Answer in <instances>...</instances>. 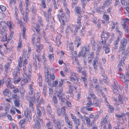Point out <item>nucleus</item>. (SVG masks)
I'll list each match as a JSON object with an SVG mask.
<instances>
[{"label":"nucleus","mask_w":129,"mask_h":129,"mask_svg":"<svg viewBox=\"0 0 129 129\" xmlns=\"http://www.w3.org/2000/svg\"><path fill=\"white\" fill-rule=\"evenodd\" d=\"M46 128L47 129H53V124L50 121L47 123Z\"/></svg>","instance_id":"obj_26"},{"label":"nucleus","mask_w":129,"mask_h":129,"mask_svg":"<svg viewBox=\"0 0 129 129\" xmlns=\"http://www.w3.org/2000/svg\"><path fill=\"white\" fill-rule=\"evenodd\" d=\"M7 25L9 27L10 29H11L12 28V24L10 21H8L7 23L5 21H2L0 22V27H2L3 29H5L7 27Z\"/></svg>","instance_id":"obj_5"},{"label":"nucleus","mask_w":129,"mask_h":129,"mask_svg":"<svg viewBox=\"0 0 129 129\" xmlns=\"http://www.w3.org/2000/svg\"><path fill=\"white\" fill-rule=\"evenodd\" d=\"M92 97L94 99H95L96 98V95L93 93L92 94H90L89 95V96L87 97V98L89 99H90Z\"/></svg>","instance_id":"obj_43"},{"label":"nucleus","mask_w":129,"mask_h":129,"mask_svg":"<svg viewBox=\"0 0 129 129\" xmlns=\"http://www.w3.org/2000/svg\"><path fill=\"white\" fill-rule=\"evenodd\" d=\"M92 101L90 100H89L86 105L87 107H90L92 105Z\"/></svg>","instance_id":"obj_57"},{"label":"nucleus","mask_w":129,"mask_h":129,"mask_svg":"<svg viewBox=\"0 0 129 129\" xmlns=\"http://www.w3.org/2000/svg\"><path fill=\"white\" fill-rule=\"evenodd\" d=\"M40 94L38 92H37L34 94V96L31 98V99L32 102H34L36 100L37 101L40 98Z\"/></svg>","instance_id":"obj_14"},{"label":"nucleus","mask_w":129,"mask_h":129,"mask_svg":"<svg viewBox=\"0 0 129 129\" xmlns=\"http://www.w3.org/2000/svg\"><path fill=\"white\" fill-rule=\"evenodd\" d=\"M29 79V78L24 77L21 80V83L22 85H24L27 83Z\"/></svg>","instance_id":"obj_29"},{"label":"nucleus","mask_w":129,"mask_h":129,"mask_svg":"<svg viewBox=\"0 0 129 129\" xmlns=\"http://www.w3.org/2000/svg\"><path fill=\"white\" fill-rule=\"evenodd\" d=\"M40 56L41 54H40L39 53H38V54L36 55V57L39 61H40L41 59V58H40Z\"/></svg>","instance_id":"obj_62"},{"label":"nucleus","mask_w":129,"mask_h":129,"mask_svg":"<svg viewBox=\"0 0 129 129\" xmlns=\"http://www.w3.org/2000/svg\"><path fill=\"white\" fill-rule=\"evenodd\" d=\"M101 103L99 99H94L92 105H94L95 107H99L101 105Z\"/></svg>","instance_id":"obj_17"},{"label":"nucleus","mask_w":129,"mask_h":129,"mask_svg":"<svg viewBox=\"0 0 129 129\" xmlns=\"http://www.w3.org/2000/svg\"><path fill=\"white\" fill-rule=\"evenodd\" d=\"M112 0H106V1L104 2L103 6H102V7L103 8H105L107 4L110 5L111 4V2H110V1H112Z\"/></svg>","instance_id":"obj_35"},{"label":"nucleus","mask_w":129,"mask_h":129,"mask_svg":"<svg viewBox=\"0 0 129 129\" xmlns=\"http://www.w3.org/2000/svg\"><path fill=\"white\" fill-rule=\"evenodd\" d=\"M23 60V58L21 56H20L18 61V66L20 67H22V62Z\"/></svg>","instance_id":"obj_41"},{"label":"nucleus","mask_w":129,"mask_h":129,"mask_svg":"<svg viewBox=\"0 0 129 129\" xmlns=\"http://www.w3.org/2000/svg\"><path fill=\"white\" fill-rule=\"evenodd\" d=\"M65 107L63 106L62 107L61 109L60 110L61 114H62L63 115H64L65 116L66 115V113L65 112Z\"/></svg>","instance_id":"obj_42"},{"label":"nucleus","mask_w":129,"mask_h":129,"mask_svg":"<svg viewBox=\"0 0 129 129\" xmlns=\"http://www.w3.org/2000/svg\"><path fill=\"white\" fill-rule=\"evenodd\" d=\"M6 84L7 87L11 89H13L14 87V86L12 85L11 82L9 81L7 82L6 83Z\"/></svg>","instance_id":"obj_37"},{"label":"nucleus","mask_w":129,"mask_h":129,"mask_svg":"<svg viewBox=\"0 0 129 129\" xmlns=\"http://www.w3.org/2000/svg\"><path fill=\"white\" fill-rule=\"evenodd\" d=\"M74 54H72L71 56V58L73 61L74 60V62H73V63L75 64L74 63L75 62L78 66L79 64V62L78 59L77 58L78 56V55H77V52L76 51H75L74 52Z\"/></svg>","instance_id":"obj_9"},{"label":"nucleus","mask_w":129,"mask_h":129,"mask_svg":"<svg viewBox=\"0 0 129 129\" xmlns=\"http://www.w3.org/2000/svg\"><path fill=\"white\" fill-rule=\"evenodd\" d=\"M64 16L65 14L63 13H62L61 15H57L59 21H61V19H63Z\"/></svg>","instance_id":"obj_47"},{"label":"nucleus","mask_w":129,"mask_h":129,"mask_svg":"<svg viewBox=\"0 0 129 129\" xmlns=\"http://www.w3.org/2000/svg\"><path fill=\"white\" fill-rule=\"evenodd\" d=\"M47 113L50 116L51 115L52 113V111L51 107L49 104H48L47 107V108L46 109Z\"/></svg>","instance_id":"obj_24"},{"label":"nucleus","mask_w":129,"mask_h":129,"mask_svg":"<svg viewBox=\"0 0 129 129\" xmlns=\"http://www.w3.org/2000/svg\"><path fill=\"white\" fill-rule=\"evenodd\" d=\"M53 122L56 125V127L58 129H61V123L59 120L57 119L56 120L54 118H53Z\"/></svg>","instance_id":"obj_13"},{"label":"nucleus","mask_w":129,"mask_h":129,"mask_svg":"<svg viewBox=\"0 0 129 129\" xmlns=\"http://www.w3.org/2000/svg\"><path fill=\"white\" fill-rule=\"evenodd\" d=\"M81 1L82 4V10L84 11L85 10L84 7L85 6V5L86 4L87 2H89L90 1V0H81Z\"/></svg>","instance_id":"obj_31"},{"label":"nucleus","mask_w":129,"mask_h":129,"mask_svg":"<svg viewBox=\"0 0 129 129\" xmlns=\"http://www.w3.org/2000/svg\"><path fill=\"white\" fill-rule=\"evenodd\" d=\"M106 40L103 39H102V41L100 42L101 44L103 46L104 48L106 44Z\"/></svg>","instance_id":"obj_46"},{"label":"nucleus","mask_w":129,"mask_h":129,"mask_svg":"<svg viewBox=\"0 0 129 129\" xmlns=\"http://www.w3.org/2000/svg\"><path fill=\"white\" fill-rule=\"evenodd\" d=\"M90 49V47L89 44L83 47L81 51L78 53V57H82L83 58L86 57V52H88L89 50Z\"/></svg>","instance_id":"obj_2"},{"label":"nucleus","mask_w":129,"mask_h":129,"mask_svg":"<svg viewBox=\"0 0 129 129\" xmlns=\"http://www.w3.org/2000/svg\"><path fill=\"white\" fill-rule=\"evenodd\" d=\"M114 84H113V86L114 88H119L118 87L117 82L115 79H113Z\"/></svg>","instance_id":"obj_40"},{"label":"nucleus","mask_w":129,"mask_h":129,"mask_svg":"<svg viewBox=\"0 0 129 129\" xmlns=\"http://www.w3.org/2000/svg\"><path fill=\"white\" fill-rule=\"evenodd\" d=\"M74 122L76 124L79 125L80 124V122L79 119H78L76 118L75 119L73 120Z\"/></svg>","instance_id":"obj_51"},{"label":"nucleus","mask_w":129,"mask_h":129,"mask_svg":"<svg viewBox=\"0 0 129 129\" xmlns=\"http://www.w3.org/2000/svg\"><path fill=\"white\" fill-rule=\"evenodd\" d=\"M70 78L71 81H73L74 83H76L78 81V79L77 77H70Z\"/></svg>","instance_id":"obj_36"},{"label":"nucleus","mask_w":129,"mask_h":129,"mask_svg":"<svg viewBox=\"0 0 129 129\" xmlns=\"http://www.w3.org/2000/svg\"><path fill=\"white\" fill-rule=\"evenodd\" d=\"M98 64L99 62L98 58H95L94 60L92 61V65L95 71H96L97 70V67Z\"/></svg>","instance_id":"obj_11"},{"label":"nucleus","mask_w":129,"mask_h":129,"mask_svg":"<svg viewBox=\"0 0 129 129\" xmlns=\"http://www.w3.org/2000/svg\"><path fill=\"white\" fill-rule=\"evenodd\" d=\"M10 63L8 62L4 65V69L5 70V73L6 75H7L10 69Z\"/></svg>","instance_id":"obj_12"},{"label":"nucleus","mask_w":129,"mask_h":129,"mask_svg":"<svg viewBox=\"0 0 129 129\" xmlns=\"http://www.w3.org/2000/svg\"><path fill=\"white\" fill-rule=\"evenodd\" d=\"M77 114L78 115L79 117L83 121L84 120V117H83V116L81 115L80 114L79 112H77Z\"/></svg>","instance_id":"obj_52"},{"label":"nucleus","mask_w":129,"mask_h":129,"mask_svg":"<svg viewBox=\"0 0 129 129\" xmlns=\"http://www.w3.org/2000/svg\"><path fill=\"white\" fill-rule=\"evenodd\" d=\"M45 78L47 80L48 85L52 87L57 86L58 83L57 80H55L53 83V80L55 79V76L53 74H49V71L47 67L45 68Z\"/></svg>","instance_id":"obj_1"},{"label":"nucleus","mask_w":129,"mask_h":129,"mask_svg":"<svg viewBox=\"0 0 129 129\" xmlns=\"http://www.w3.org/2000/svg\"><path fill=\"white\" fill-rule=\"evenodd\" d=\"M125 53L124 55L121 59L120 61L121 63H124V61L127 57V56L129 54V50H128L127 49V50H126Z\"/></svg>","instance_id":"obj_19"},{"label":"nucleus","mask_w":129,"mask_h":129,"mask_svg":"<svg viewBox=\"0 0 129 129\" xmlns=\"http://www.w3.org/2000/svg\"><path fill=\"white\" fill-rule=\"evenodd\" d=\"M31 76V70H27L25 72H24L23 74V77L25 78H29Z\"/></svg>","instance_id":"obj_20"},{"label":"nucleus","mask_w":129,"mask_h":129,"mask_svg":"<svg viewBox=\"0 0 129 129\" xmlns=\"http://www.w3.org/2000/svg\"><path fill=\"white\" fill-rule=\"evenodd\" d=\"M104 48H105V53L106 54L108 53L110 51V50L109 48L108 47H104Z\"/></svg>","instance_id":"obj_61"},{"label":"nucleus","mask_w":129,"mask_h":129,"mask_svg":"<svg viewBox=\"0 0 129 129\" xmlns=\"http://www.w3.org/2000/svg\"><path fill=\"white\" fill-rule=\"evenodd\" d=\"M32 85H30L29 86V94L30 95H32L35 92V91L33 88Z\"/></svg>","instance_id":"obj_30"},{"label":"nucleus","mask_w":129,"mask_h":129,"mask_svg":"<svg viewBox=\"0 0 129 129\" xmlns=\"http://www.w3.org/2000/svg\"><path fill=\"white\" fill-rule=\"evenodd\" d=\"M103 18L105 20H108L109 18L108 15L105 14L103 16Z\"/></svg>","instance_id":"obj_64"},{"label":"nucleus","mask_w":129,"mask_h":129,"mask_svg":"<svg viewBox=\"0 0 129 129\" xmlns=\"http://www.w3.org/2000/svg\"><path fill=\"white\" fill-rule=\"evenodd\" d=\"M34 102H32L31 100L29 101V110L31 111H34V108H33V103Z\"/></svg>","instance_id":"obj_33"},{"label":"nucleus","mask_w":129,"mask_h":129,"mask_svg":"<svg viewBox=\"0 0 129 129\" xmlns=\"http://www.w3.org/2000/svg\"><path fill=\"white\" fill-rule=\"evenodd\" d=\"M95 88L97 91H99L100 92H102V90L101 88H100L99 85H96L95 87Z\"/></svg>","instance_id":"obj_56"},{"label":"nucleus","mask_w":129,"mask_h":129,"mask_svg":"<svg viewBox=\"0 0 129 129\" xmlns=\"http://www.w3.org/2000/svg\"><path fill=\"white\" fill-rule=\"evenodd\" d=\"M118 103L119 104V102L121 104H123V96H121L119 94L118 96Z\"/></svg>","instance_id":"obj_34"},{"label":"nucleus","mask_w":129,"mask_h":129,"mask_svg":"<svg viewBox=\"0 0 129 129\" xmlns=\"http://www.w3.org/2000/svg\"><path fill=\"white\" fill-rule=\"evenodd\" d=\"M100 69L101 72V74L103 75L105 73V72L102 66H100Z\"/></svg>","instance_id":"obj_60"},{"label":"nucleus","mask_w":129,"mask_h":129,"mask_svg":"<svg viewBox=\"0 0 129 129\" xmlns=\"http://www.w3.org/2000/svg\"><path fill=\"white\" fill-rule=\"evenodd\" d=\"M25 122V119H23L21 120L19 123V126L21 128H23L24 127V123Z\"/></svg>","instance_id":"obj_27"},{"label":"nucleus","mask_w":129,"mask_h":129,"mask_svg":"<svg viewBox=\"0 0 129 129\" xmlns=\"http://www.w3.org/2000/svg\"><path fill=\"white\" fill-rule=\"evenodd\" d=\"M20 100H15L14 101V103L15 106L17 107H19L20 106L19 103Z\"/></svg>","instance_id":"obj_45"},{"label":"nucleus","mask_w":129,"mask_h":129,"mask_svg":"<svg viewBox=\"0 0 129 129\" xmlns=\"http://www.w3.org/2000/svg\"><path fill=\"white\" fill-rule=\"evenodd\" d=\"M36 37V35L35 34H34L33 35V37L32 38V44L34 45V41L35 38Z\"/></svg>","instance_id":"obj_58"},{"label":"nucleus","mask_w":129,"mask_h":129,"mask_svg":"<svg viewBox=\"0 0 129 129\" xmlns=\"http://www.w3.org/2000/svg\"><path fill=\"white\" fill-rule=\"evenodd\" d=\"M76 40L75 41L74 44H77L76 46L78 47L80 45H81V43L80 41L81 38L80 37L78 36L76 38Z\"/></svg>","instance_id":"obj_21"},{"label":"nucleus","mask_w":129,"mask_h":129,"mask_svg":"<svg viewBox=\"0 0 129 129\" xmlns=\"http://www.w3.org/2000/svg\"><path fill=\"white\" fill-rule=\"evenodd\" d=\"M105 9L104 8H103L102 7V8L101 7H99L96 9V11L98 13L100 14H102L105 11Z\"/></svg>","instance_id":"obj_25"},{"label":"nucleus","mask_w":129,"mask_h":129,"mask_svg":"<svg viewBox=\"0 0 129 129\" xmlns=\"http://www.w3.org/2000/svg\"><path fill=\"white\" fill-rule=\"evenodd\" d=\"M127 43V41L125 38L121 40L120 45L118 51L119 52L122 51V54H124L125 53V50Z\"/></svg>","instance_id":"obj_3"},{"label":"nucleus","mask_w":129,"mask_h":129,"mask_svg":"<svg viewBox=\"0 0 129 129\" xmlns=\"http://www.w3.org/2000/svg\"><path fill=\"white\" fill-rule=\"evenodd\" d=\"M71 86H70V88H69V90L67 92V93L71 94L72 93H73V90L72 88H71Z\"/></svg>","instance_id":"obj_63"},{"label":"nucleus","mask_w":129,"mask_h":129,"mask_svg":"<svg viewBox=\"0 0 129 129\" xmlns=\"http://www.w3.org/2000/svg\"><path fill=\"white\" fill-rule=\"evenodd\" d=\"M54 106L56 108L57 113L59 116H60L61 112L60 109L59 108V106L57 105V103H54Z\"/></svg>","instance_id":"obj_23"},{"label":"nucleus","mask_w":129,"mask_h":129,"mask_svg":"<svg viewBox=\"0 0 129 129\" xmlns=\"http://www.w3.org/2000/svg\"><path fill=\"white\" fill-rule=\"evenodd\" d=\"M109 33L108 32H104L101 35V37L105 40H107L109 36Z\"/></svg>","instance_id":"obj_18"},{"label":"nucleus","mask_w":129,"mask_h":129,"mask_svg":"<svg viewBox=\"0 0 129 129\" xmlns=\"http://www.w3.org/2000/svg\"><path fill=\"white\" fill-rule=\"evenodd\" d=\"M34 121L35 123L34 125V129H41V125L40 124V122L41 123L43 122V119H41L37 118V119H34Z\"/></svg>","instance_id":"obj_6"},{"label":"nucleus","mask_w":129,"mask_h":129,"mask_svg":"<svg viewBox=\"0 0 129 129\" xmlns=\"http://www.w3.org/2000/svg\"><path fill=\"white\" fill-rule=\"evenodd\" d=\"M1 37H2V38L1 39V40L3 42H4L5 41H8L9 40V39H8L7 40V36L6 35H5V33L4 35H1Z\"/></svg>","instance_id":"obj_38"},{"label":"nucleus","mask_w":129,"mask_h":129,"mask_svg":"<svg viewBox=\"0 0 129 129\" xmlns=\"http://www.w3.org/2000/svg\"><path fill=\"white\" fill-rule=\"evenodd\" d=\"M21 67L18 66H17L16 68L17 71H14L13 72V74L14 76V78H15V77H16L17 76V73H19V72L20 70V68Z\"/></svg>","instance_id":"obj_28"},{"label":"nucleus","mask_w":129,"mask_h":129,"mask_svg":"<svg viewBox=\"0 0 129 129\" xmlns=\"http://www.w3.org/2000/svg\"><path fill=\"white\" fill-rule=\"evenodd\" d=\"M36 101H37V104L38 106H39L40 105L43 103L44 102L43 99L42 98H39Z\"/></svg>","instance_id":"obj_32"},{"label":"nucleus","mask_w":129,"mask_h":129,"mask_svg":"<svg viewBox=\"0 0 129 129\" xmlns=\"http://www.w3.org/2000/svg\"><path fill=\"white\" fill-rule=\"evenodd\" d=\"M0 8L3 12L5 11L6 9V7L3 5H1L0 6Z\"/></svg>","instance_id":"obj_59"},{"label":"nucleus","mask_w":129,"mask_h":129,"mask_svg":"<svg viewBox=\"0 0 129 129\" xmlns=\"http://www.w3.org/2000/svg\"><path fill=\"white\" fill-rule=\"evenodd\" d=\"M75 11L76 13L79 15L81 13V11L80 9V8L79 7H75Z\"/></svg>","instance_id":"obj_44"},{"label":"nucleus","mask_w":129,"mask_h":129,"mask_svg":"<svg viewBox=\"0 0 129 129\" xmlns=\"http://www.w3.org/2000/svg\"><path fill=\"white\" fill-rule=\"evenodd\" d=\"M83 117H84V119L86 120V123L89 125H90V119L89 118H87V117L85 116H84Z\"/></svg>","instance_id":"obj_50"},{"label":"nucleus","mask_w":129,"mask_h":129,"mask_svg":"<svg viewBox=\"0 0 129 129\" xmlns=\"http://www.w3.org/2000/svg\"><path fill=\"white\" fill-rule=\"evenodd\" d=\"M108 118V116L107 115L102 121L105 123V125L103 126V129H112L111 125L108 122L107 120Z\"/></svg>","instance_id":"obj_7"},{"label":"nucleus","mask_w":129,"mask_h":129,"mask_svg":"<svg viewBox=\"0 0 129 129\" xmlns=\"http://www.w3.org/2000/svg\"><path fill=\"white\" fill-rule=\"evenodd\" d=\"M129 21L128 19H124L121 22V25L122 26L123 28L125 31L127 33L129 34V31L128 28V26L126 23Z\"/></svg>","instance_id":"obj_8"},{"label":"nucleus","mask_w":129,"mask_h":129,"mask_svg":"<svg viewBox=\"0 0 129 129\" xmlns=\"http://www.w3.org/2000/svg\"><path fill=\"white\" fill-rule=\"evenodd\" d=\"M62 90V89H61L60 91L58 92V94H57V96L59 98H60L61 96H62L63 93L61 91Z\"/></svg>","instance_id":"obj_49"},{"label":"nucleus","mask_w":129,"mask_h":129,"mask_svg":"<svg viewBox=\"0 0 129 129\" xmlns=\"http://www.w3.org/2000/svg\"><path fill=\"white\" fill-rule=\"evenodd\" d=\"M36 46L37 48V49L36 51L37 52L40 53L41 51V50L43 49L44 45L42 44H36Z\"/></svg>","instance_id":"obj_16"},{"label":"nucleus","mask_w":129,"mask_h":129,"mask_svg":"<svg viewBox=\"0 0 129 129\" xmlns=\"http://www.w3.org/2000/svg\"><path fill=\"white\" fill-rule=\"evenodd\" d=\"M43 25L42 18L41 17H39L38 20L36 24L37 27L32 29L33 31L35 32V30L37 33L38 35L40 34V25L43 26Z\"/></svg>","instance_id":"obj_4"},{"label":"nucleus","mask_w":129,"mask_h":129,"mask_svg":"<svg viewBox=\"0 0 129 129\" xmlns=\"http://www.w3.org/2000/svg\"><path fill=\"white\" fill-rule=\"evenodd\" d=\"M31 51V49L30 48H29L28 49V51L27 52L26 50L25 49L24 50V52L23 53V55L24 56H25V57L26 56L27 58H28L31 54L30 52Z\"/></svg>","instance_id":"obj_15"},{"label":"nucleus","mask_w":129,"mask_h":129,"mask_svg":"<svg viewBox=\"0 0 129 129\" xmlns=\"http://www.w3.org/2000/svg\"><path fill=\"white\" fill-rule=\"evenodd\" d=\"M109 109L108 110V112L109 113H111L114 111V109L112 106L111 105L109 106Z\"/></svg>","instance_id":"obj_53"},{"label":"nucleus","mask_w":129,"mask_h":129,"mask_svg":"<svg viewBox=\"0 0 129 129\" xmlns=\"http://www.w3.org/2000/svg\"><path fill=\"white\" fill-rule=\"evenodd\" d=\"M79 18L77 19V23L80 26H81V17H82V16L80 15L78 16Z\"/></svg>","instance_id":"obj_55"},{"label":"nucleus","mask_w":129,"mask_h":129,"mask_svg":"<svg viewBox=\"0 0 129 129\" xmlns=\"http://www.w3.org/2000/svg\"><path fill=\"white\" fill-rule=\"evenodd\" d=\"M22 14H23V19L24 21L25 22H26L28 20L27 15L26 14L24 15L23 13Z\"/></svg>","instance_id":"obj_48"},{"label":"nucleus","mask_w":129,"mask_h":129,"mask_svg":"<svg viewBox=\"0 0 129 129\" xmlns=\"http://www.w3.org/2000/svg\"><path fill=\"white\" fill-rule=\"evenodd\" d=\"M31 111L27 110L24 112V115L28 119V121L30 122L31 119L32 115L31 113Z\"/></svg>","instance_id":"obj_10"},{"label":"nucleus","mask_w":129,"mask_h":129,"mask_svg":"<svg viewBox=\"0 0 129 129\" xmlns=\"http://www.w3.org/2000/svg\"><path fill=\"white\" fill-rule=\"evenodd\" d=\"M49 96L50 97H51L52 96L53 92L52 89L50 88H49Z\"/></svg>","instance_id":"obj_54"},{"label":"nucleus","mask_w":129,"mask_h":129,"mask_svg":"<svg viewBox=\"0 0 129 129\" xmlns=\"http://www.w3.org/2000/svg\"><path fill=\"white\" fill-rule=\"evenodd\" d=\"M10 92V90L8 89H5L3 91V94L6 96H7L9 94Z\"/></svg>","instance_id":"obj_39"},{"label":"nucleus","mask_w":129,"mask_h":129,"mask_svg":"<svg viewBox=\"0 0 129 129\" xmlns=\"http://www.w3.org/2000/svg\"><path fill=\"white\" fill-rule=\"evenodd\" d=\"M37 115L36 116V118L35 119H37V118L39 119H41L40 117L42 115V113L41 110L38 108L37 107Z\"/></svg>","instance_id":"obj_22"}]
</instances>
